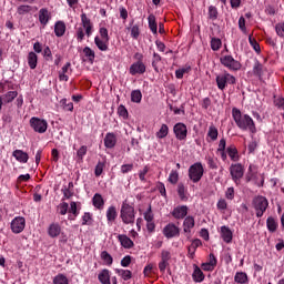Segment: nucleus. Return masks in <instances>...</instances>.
<instances>
[{
  "instance_id": "1",
  "label": "nucleus",
  "mask_w": 284,
  "mask_h": 284,
  "mask_svg": "<svg viewBox=\"0 0 284 284\" xmlns=\"http://www.w3.org/2000/svg\"><path fill=\"white\" fill-rule=\"evenodd\" d=\"M232 116L235 121L236 126L243 132H251V134H256V123L250 114H243L237 108L232 109Z\"/></svg>"
},
{
  "instance_id": "2",
  "label": "nucleus",
  "mask_w": 284,
  "mask_h": 284,
  "mask_svg": "<svg viewBox=\"0 0 284 284\" xmlns=\"http://www.w3.org/2000/svg\"><path fill=\"white\" fill-rule=\"evenodd\" d=\"M120 219L124 225H134V221H136V211L134 210V205L130 204L128 200L122 202Z\"/></svg>"
},
{
  "instance_id": "3",
  "label": "nucleus",
  "mask_w": 284,
  "mask_h": 284,
  "mask_svg": "<svg viewBox=\"0 0 284 284\" xmlns=\"http://www.w3.org/2000/svg\"><path fill=\"white\" fill-rule=\"evenodd\" d=\"M252 205L255 210V214L257 219L263 217V214L267 212V207H270V202L267 201V197L263 195H256L253 201Z\"/></svg>"
},
{
  "instance_id": "4",
  "label": "nucleus",
  "mask_w": 284,
  "mask_h": 284,
  "mask_svg": "<svg viewBox=\"0 0 284 284\" xmlns=\"http://www.w3.org/2000/svg\"><path fill=\"white\" fill-rule=\"evenodd\" d=\"M203 174H205V169L201 162H195L189 168V179L192 183H199L203 179Z\"/></svg>"
},
{
  "instance_id": "5",
  "label": "nucleus",
  "mask_w": 284,
  "mask_h": 284,
  "mask_svg": "<svg viewBox=\"0 0 284 284\" xmlns=\"http://www.w3.org/2000/svg\"><path fill=\"white\" fill-rule=\"evenodd\" d=\"M215 82H216L217 88L223 91V90H225V88H227V83L230 85H235L236 78L234 75L230 74V72L224 71L223 73H220L216 75Z\"/></svg>"
},
{
  "instance_id": "6",
  "label": "nucleus",
  "mask_w": 284,
  "mask_h": 284,
  "mask_svg": "<svg viewBox=\"0 0 284 284\" xmlns=\"http://www.w3.org/2000/svg\"><path fill=\"white\" fill-rule=\"evenodd\" d=\"M229 170L233 183H235V185H241V179L245 176V166L241 163H233Z\"/></svg>"
},
{
  "instance_id": "7",
  "label": "nucleus",
  "mask_w": 284,
  "mask_h": 284,
  "mask_svg": "<svg viewBox=\"0 0 284 284\" xmlns=\"http://www.w3.org/2000/svg\"><path fill=\"white\" fill-rule=\"evenodd\" d=\"M30 128L38 132V134H45L48 132V121L41 118L32 116L29 120Z\"/></svg>"
},
{
  "instance_id": "8",
  "label": "nucleus",
  "mask_w": 284,
  "mask_h": 284,
  "mask_svg": "<svg viewBox=\"0 0 284 284\" xmlns=\"http://www.w3.org/2000/svg\"><path fill=\"white\" fill-rule=\"evenodd\" d=\"M220 63H222L224 68H227V70H231V72H239V70L242 68V64L232 55L221 57Z\"/></svg>"
},
{
  "instance_id": "9",
  "label": "nucleus",
  "mask_w": 284,
  "mask_h": 284,
  "mask_svg": "<svg viewBox=\"0 0 284 284\" xmlns=\"http://www.w3.org/2000/svg\"><path fill=\"white\" fill-rule=\"evenodd\" d=\"M173 132L178 141H185L187 139V125L183 122H179L173 126Z\"/></svg>"
},
{
  "instance_id": "10",
  "label": "nucleus",
  "mask_w": 284,
  "mask_h": 284,
  "mask_svg": "<svg viewBox=\"0 0 284 284\" xmlns=\"http://www.w3.org/2000/svg\"><path fill=\"white\" fill-rule=\"evenodd\" d=\"M172 260V253L166 250H162L161 252V261L159 262V270L161 274H165V270L170 265V261Z\"/></svg>"
},
{
  "instance_id": "11",
  "label": "nucleus",
  "mask_w": 284,
  "mask_h": 284,
  "mask_svg": "<svg viewBox=\"0 0 284 284\" xmlns=\"http://www.w3.org/2000/svg\"><path fill=\"white\" fill-rule=\"evenodd\" d=\"M26 230V217L17 216L11 221V231L13 234H21Z\"/></svg>"
},
{
  "instance_id": "12",
  "label": "nucleus",
  "mask_w": 284,
  "mask_h": 284,
  "mask_svg": "<svg viewBox=\"0 0 284 284\" xmlns=\"http://www.w3.org/2000/svg\"><path fill=\"white\" fill-rule=\"evenodd\" d=\"M180 234L181 230L174 223H169L163 229V235L165 236V239H174L176 236H180Z\"/></svg>"
},
{
  "instance_id": "13",
  "label": "nucleus",
  "mask_w": 284,
  "mask_h": 284,
  "mask_svg": "<svg viewBox=\"0 0 284 284\" xmlns=\"http://www.w3.org/2000/svg\"><path fill=\"white\" fill-rule=\"evenodd\" d=\"M129 72L132 77H136V74H145L146 67L143 61H136L129 68Z\"/></svg>"
},
{
  "instance_id": "14",
  "label": "nucleus",
  "mask_w": 284,
  "mask_h": 284,
  "mask_svg": "<svg viewBox=\"0 0 284 284\" xmlns=\"http://www.w3.org/2000/svg\"><path fill=\"white\" fill-rule=\"evenodd\" d=\"M187 211H189L187 205H180L174 207L171 214L173 219L181 221L185 219V216H187Z\"/></svg>"
},
{
  "instance_id": "15",
  "label": "nucleus",
  "mask_w": 284,
  "mask_h": 284,
  "mask_svg": "<svg viewBox=\"0 0 284 284\" xmlns=\"http://www.w3.org/2000/svg\"><path fill=\"white\" fill-rule=\"evenodd\" d=\"M116 134L114 132H109L104 136V148L106 150H112L116 148Z\"/></svg>"
},
{
  "instance_id": "16",
  "label": "nucleus",
  "mask_w": 284,
  "mask_h": 284,
  "mask_svg": "<svg viewBox=\"0 0 284 284\" xmlns=\"http://www.w3.org/2000/svg\"><path fill=\"white\" fill-rule=\"evenodd\" d=\"M80 18H81L82 28H84L87 37H92V28H93L92 21L90 20V18H88V14L85 13H82Z\"/></svg>"
},
{
  "instance_id": "17",
  "label": "nucleus",
  "mask_w": 284,
  "mask_h": 284,
  "mask_svg": "<svg viewBox=\"0 0 284 284\" xmlns=\"http://www.w3.org/2000/svg\"><path fill=\"white\" fill-rule=\"evenodd\" d=\"M72 63L67 62L62 69L59 71V81H70V77L68 74H70V72H72Z\"/></svg>"
},
{
  "instance_id": "18",
  "label": "nucleus",
  "mask_w": 284,
  "mask_h": 284,
  "mask_svg": "<svg viewBox=\"0 0 284 284\" xmlns=\"http://www.w3.org/2000/svg\"><path fill=\"white\" fill-rule=\"evenodd\" d=\"M118 241L124 247V250H132V247H134V241H132V239L125 234H119Z\"/></svg>"
},
{
  "instance_id": "19",
  "label": "nucleus",
  "mask_w": 284,
  "mask_h": 284,
  "mask_svg": "<svg viewBox=\"0 0 284 284\" xmlns=\"http://www.w3.org/2000/svg\"><path fill=\"white\" fill-rule=\"evenodd\" d=\"M176 192L181 201L185 202L190 199V193H187V186H185L183 182L178 183Z\"/></svg>"
},
{
  "instance_id": "20",
  "label": "nucleus",
  "mask_w": 284,
  "mask_h": 284,
  "mask_svg": "<svg viewBox=\"0 0 284 284\" xmlns=\"http://www.w3.org/2000/svg\"><path fill=\"white\" fill-rule=\"evenodd\" d=\"M52 19V16L50 14V11L45 8H42L39 10V21L41 26L45 27L47 23H50V20Z\"/></svg>"
},
{
  "instance_id": "21",
  "label": "nucleus",
  "mask_w": 284,
  "mask_h": 284,
  "mask_svg": "<svg viewBox=\"0 0 284 284\" xmlns=\"http://www.w3.org/2000/svg\"><path fill=\"white\" fill-rule=\"evenodd\" d=\"M226 153L230 156L231 161L234 163L241 161V155H239V149H236V145L231 144L226 148Z\"/></svg>"
},
{
  "instance_id": "22",
  "label": "nucleus",
  "mask_w": 284,
  "mask_h": 284,
  "mask_svg": "<svg viewBox=\"0 0 284 284\" xmlns=\"http://www.w3.org/2000/svg\"><path fill=\"white\" fill-rule=\"evenodd\" d=\"M48 234L50 239H57L61 235V224L59 223H51L48 227Z\"/></svg>"
},
{
  "instance_id": "23",
  "label": "nucleus",
  "mask_w": 284,
  "mask_h": 284,
  "mask_svg": "<svg viewBox=\"0 0 284 284\" xmlns=\"http://www.w3.org/2000/svg\"><path fill=\"white\" fill-rule=\"evenodd\" d=\"M193 267L194 271L192 274V278L194 283H203L205 281V274H203V271L201 270V267H199V265L194 264Z\"/></svg>"
},
{
  "instance_id": "24",
  "label": "nucleus",
  "mask_w": 284,
  "mask_h": 284,
  "mask_svg": "<svg viewBox=\"0 0 284 284\" xmlns=\"http://www.w3.org/2000/svg\"><path fill=\"white\" fill-rule=\"evenodd\" d=\"M194 225H195L194 216H191V215L186 216L183 222L184 234H191Z\"/></svg>"
},
{
  "instance_id": "25",
  "label": "nucleus",
  "mask_w": 284,
  "mask_h": 284,
  "mask_svg": "<svg viewBox=\"0 0 284 284\" xmlns=\"http://www.w3.org/2000/svg\"><path fill=\"white\" fill-rule=\"evenodd\" d=\"M94 43L101 52H108L109 45H110V40H104L101 39L99 36L94 38Z\"/></svg>"
},
{
  "instance_id": "26",
  "label": "nucleus",
  "mask_w": 284,
  "mask_h": 284,
  "mask_svg": "<svg viewBox=\"0 0 284 284\" xmlns=\"http://www.w3.org/2000/svg\"><path fill=\"white\" fill-rule=\"evenodd\" d=\"M221 237L223 239L224 243H232V239H234V233L229 226L224 225L221 226Z\"/></svg>"
},
{
  "instance_id": "27",
  "label": "nucleus",
  "mask_w": 284,
  "mask_h": 284,
  "mask_svg": "<svg viewBox=\"0 0 284 284\" xmlns=\"http://www.w3.org/2000/svg\"><path fill=\"white\" fill-rule=\"evenodd\" d=\"M12 156H14L16 161L19 163H27L30 159V155H28L23 150H14L12 152Z\"/></svg>"
},
{
  "instance_id": "28",
  "label": "nucleus",
  "mask_w": 284,
  "mask_h": 284,
  "mask_svg": "<svg viewBox=\"0 0 284 284\" xmlns=\"http://www.w3.org/2000/svg\"><path fill=\"white\" fill-rule=\"evenodd\" d=\"M27 61L30 70H37V65L39 63V55H37V53L31 51L27 57Z\"/></svg>"
},
{
  "instance_id": "29",
  "label": "nucleus",
  "mask_w": 284,
  "mask_h": 284,
  "mask_svg": "<svg viewBox=\"0 0 284 284\" xmlns=\"http://www.w3.org/2000/svg\"><path fill=\"white\" fill-rule=\"evenodd\" d=\"M119 216V212H116V206L111 205L106 210V221L108 223H114L116 221V217Z\"/></svg>"
},
{
  "instance_id": "30",
  "label": "nucleus",
  "mask_w": 284,
  "mask_h": 284,
  "mask_svg": "<svg viewBox=\"0 0 284 284\" xmlns=\"http://www.w3.org/2000/svg\"><path fill=\"white\" fill-rule=\"evenodd\" d=\"M92 204L97 207V210H103L105 205V200H103V195H101V193H95L92 197Z\"/></svg>"
},
{
  "instance_id": "31",
  "label": "nucleus",
  "mask_w": 284,
  "mask_h": 284,
  "mask_svg": "<svg viewBox=\"0 0 284 284\" xmlns=\"http://www.w3.org/2000/svg\"><path fill=\"white\" fill-rule=\"evenodd\" d=\"M98 281H100L101 284H112V282H110V270H102L98 275Z\"/></svg>"
},
{
  "instance_id": "32",
  "label": "nucleus",
  "mask_w": 284,
  "mask_h": 284,
  "mask_svg": "<svg viewBox=\"0 0 284 284\" xmlns=\"http://www.w3.org/2000/svg\"><path fill=\"white\" fill-rule=\"evenodd\" d=\"M234 281L237 284H247L250 283V277H247V273L245 272H236L234 275Z\"/></svg>"
},
{
  "instance_id": "33",
  "label": "nucleus",
  "mask_w": 284,
  "mask_h": 284,
  "mask_svg": "<svg viewBox=\"0 0 284 284\" xmlns=\"http://www.w3.org/2000/svg\"><path fill=\"white\" fill-rule=\"evenodd\" d=\"M266 226H267L268 232L274 234V232H276V230H278V222H276V219L268 216L266 220Z\"/></svg>"
},
{
  "instance_id": "34",
  "label": "nucleus",
  "mask_w": 284,
  "mask_h": 284,
  "mask_svg": "<svg viewBox=\"0 0 284 284\" xmlns=\"http://www.w3.org/2000/svg\"><path fill=\"white\" fill-rule=\"evenodd\" d=\"M148 21H149V28L151 32H153V34H158L159 26L156 24V17L154 14H150L148 17Z\"/></svg>"
},
{
  "instance_id": "35",
  "label": "nucleus",
  "mask_w": 284,
  "mask_h": 284,
  "mask_svg": "<svg viewBox=\"0 0 284 284\" xmlns=\"http://www.w3.org/2000/svg\"><path fill=\"white\" fill-rule=\"evenodd\" d=\"M82 52L88 59L89 63H94V59H97V53H94V50H92L90 47H85Z\"/></svg>"
},
{
  "instance_id": "36",
  "label": "nucleus",
  "mask_w": 284,
  "mask_h": 284,
  "mask_svg": "<svg viewBox=\"0 0 284 284\" xmlns=\"http://www.w3.org/2000/svg\"><path fill=\"white\" fill-rule=\"evenodd\" d=\"M1 97H2L3 103H12L17 99V97H19V92L9 91L4 95H1Z\"/></svg>"
},
{
  "instance_id": "37",
  "label": "nucleus",
  "mask_w": 284,
  "mask_h": 284,
  "mask_svg": "<svg viewBox=\"0 0 284 284\" xmlns=\"http://www.w3.org/2000/svg\"><path fill=\"white\" fill-rule=\"evenodd\" d=\"M55 37H63L65 34V23L63 21H58L54 26Z\"/></svg>"
},
{
  "instance_id": "38",
  "label": "nucleus",
  "mask_w": 284,
  "mask_h": 284,
  "mask_svg": "<svg viewBox=\"0 0 284 284\" xmlns=\"http://www.w3.org/2000/svg\"><path fill=\"white\" fill-rule=\"evenodd\" d=\"M170 134V126L162 124L160 130L155 133L156 139H165Z\"/></svg>"
},
{
  "instance_id": "39",
  "label": "nucleus",
  "mask_w": 284,
  "mask_h": 284,
  "mask_svg": "<svg viewBox=\"0 0 284 284\" xmlns=\"http://www.w3.org/2000/svg\"><path fill=\"white\" fill-rule=\"evenodd\" d=\"M53 284H70L68 276L62 273H59L53 277Z\"/></svg>"
},
{
  "instance_id": "40",
  "label": "nucleus",
  "mask_w": 284,
  "mask_h": 284,
  "mask_svg": "<svg viewBox=\"0 0 284 284\" xmlns=\"http://www.w3.org/2000/svg\"><path fill=\"white\" fill-rule=\"evenodd\" d=\"M116 274H119L123 281H130V278H132V271L130 270L118 268Z\"/></svg>"
},
{
  "instance_id": "41",
  "label": "nucleus",
  "mask_w": 284,
  "mask_h": 284,
  "mask_svg": "<svg viewBox=\"0 0 284 284\" xmlns=\"http://www.w3.org/2000/svg\"><path fill=\"white\" fill-rule=\"evenodd\" d=\"M142 99H143V93H141V90H133L131 92V101H132V103H141Z\"/></svg>"
},
{
  "instance_id": "42",
  "label": "nucleus",
  "mask_w": 284,
  "mask_h": 284,
  "mask_svg": "<svg viewBox=\"0 0 284 284\" xmlns=\"http://www.w3.org/2000/svg\"><path fill=\"white\" fill-rule=\"evenodd\" d=\"M70 210V204H68V202H61L58 205V214H60L61 216H65V214H68Z\"/></svg>"
},
{
  "instance_id": "43",
  "label": "nucleus",
  "mask_w": 284,
  "mask_h": 284,
  "mask_svg": "<svg viewBox=\"0 0 284 284\" xmlns=\"http://www.w3.org/2000/svg\"><path fill=\"white\" fill-rule=\"evenodd\" d=\"M207 136H210L211 141H216L219 139V129L213 124L209 126Z\"/></svg>"
},
{
  "instance_id": "44",
  "label": "nucleus",
  "mask_w": 284,
  "mask_h": 284,
  "mask_svg": "<svg viewBox=\"0 0 284 284\" xmlns=\"http://www.w3.org/2000/svg\"><path fill=\"white\" fill-rule=\"evenodd\" d=\"M253 74L255 77H258L261 79V77H263V64H261L258 62V60L255 61L254 67H253Z\"/></svg>"
},
{
  "instance_id": "45",
  "label": "nucleus",
  "mask_w": 284,
  "mask_h": 284,
  "mask_svg": "<svg viewBox=\"0 0 284 284\" xmlns=\"http://www.w3.org/2000/svg\"><path fill=\"white\" fill-rule=\"evenodd\" d=\"M221 45H223V42L219 38H212L211 39V49L213 52H219L221 50Z\"/></svg>"
},
{
  "instance_id": "46",
  "label": "nucleus",
  "mask_w": 284,
  "mask_h": 284,
  "mask_svg": "<svg viewBox=\"0 0 284 284\" xmlns=\"http://www.w3.org/2000/svg\"><path fill=\"white\" fill-rule=\"evenodd\" d=\"M161 61H162L161 54L153 52L152 68L154 69L155 72H159V63H161Z\"/></svg>"
},
{
  "instance_id": "47",
  "label": "nucleus",
  "mask_w": 284,
  "mask_h": 284,
  "mask_svg": "<svg viewBox=\"0 0 284 284\" xmlns=\"http://www.w3.org/2000/svg\"><path fill=\"white\" fill-rule=\"evenodd\" d=\"M168 181L171 185H176V183H179V171L172 170L169 174Z\"/></svg>"
},
{
  "instance_id": "48",
  "label": "nucleus",
  "mask_w": 284,
  "mask_h": 284,
  "mask_svg": "<svg viewBox=\"0 0 284 284\" xmlns=\"http://www.w3.org/2000/svg\"><path fill=\"white\" fill-rule=\"evenodd\" d=\"M31 10H32V6L21 4L18 7L17 12L18 14H20V17H23V14H30Z\"/></svg>"
},
{
  "instance_id": "49",
  "label": "nucleus",
  "mask_w": 284,
  "mask_h": 284,
  "mask_svg": "<svg viewBox=\"0 0 284 284\" xmlns=\"http://www.w3.org/2000/svg\"><path fill=\"white\" fill-rule=\"evenodd\" d=\"M101 258L102 261H104L105 265H112V263H114V258H112V255H110V253H108V251H102L101 252Z\"/></svg>"
},
{
  "instance_id": "50",
  "label": "nucleus",
  "mask_w": 284,
  "mask_h": 284,
  "mask_svg": "<svg viewBox=\"0 0 284 284\" xmlns=\"http://www.w3.org/2000/svg\"><path fill=\"white\" fill-rule=\"evenodd\" d=\"M61 192L63 194L62 201H65V199H72V196H74V191L71 189H68V185H63L61 189Z\"/></svg>"
},
{
  "instance_id": "51",
  "label": "nucleus",
  "mask_w": 284,
  "mask_h": 284,
  "mask_svg": "<svg viewBox=\"0 0 284 284\" xmlns=\"http://www.w3.org/2000/svg\"><path fill=\"white\" fill-rule=\"evenodd\" d=\"M209 19H211V21H216V19H219V9H216V7H209Z\"/></svg>"
},
{
  "instance_id": "52",
  "label": "nucleus",
  "mask_w": 284,
  "mask_h": 284,
  "mask_svg": "<svg viewBox=\"0 0 284 284\" xmlns=\"http://www.w3.org/2000/svg\"><path fill=\"white\" fill-rule=\"evenodd\" d=\"M85 154H88V146H87V145H82V146L77 151V158H78V161H80V163H82L83 158L85 156Z\"/></svg>"
},
{
  "instance_id": "53",
  "label": "nucleus",
  "mask_w": 284,
  "mask_h": 284,
  "mask_svg": "<svg viewBox=\"0 0 284 284\" xmlns=\"http://www.w3.org/2000/svg\"><path fill=\"white\" fill-rule=\"evenodd\" d=\"M103 170H105V162L99 161L94 169V175L101 176L103 174Z\"/></svg>"
},
{
  "instance_id": "54",
  "label": "nucleus",
  "mask_w": 284,
  "mask_h": 284,
  "mask_svg": "<svg viewBox=\"0 0 284 284\" xmlns=\"http://www.w3.org/2000/svg\"><path fill=\"white\" fill-rule=\"evenodd\" d=\"M150 172V166H144L143 170L139 171V179L142 183H146L148 179H145V176L148 175V173Z\"/></svg>"
},
{
  "instance_id": "55",
  "label": "nucleus",
  "mask_w": 284,
  "mask_h": 284,
  "mask_svg": "<svg viewBox=\"0 0 284 284\" xmlns=\"http://www.w3.org/2000/svg\"><path fill=\"white\" fill-rule=\"evenodd\" d=\"M140 36H141V29H139V24H134L133 27H131L132 39H135L136 41Z\"/></svg>"
},
{
  "instance_id": "56",
  "label": "nucleus",
  "mask_w": 284,
  "mask_h": 284,
  "mask_svg": "<svg viewBox=\"0 0 284 284\" xmlns=\"http://www.w3.org/2000/svg\"><path fill=\"white\" fill-rule=\"evenodd\" d=\"M144 221H146V223L154 222V214L152 213V206H149L146 212H144Z\"/></svg>"
},
{
  "instance_id": "57",
  "label": "nucleus",
  "mask_w": 284,
  "mask_h": 284,
  "mask_svg": "<svg viewBox=\"0 0 284 284\" xmlns=\"http://www.w3.org/2000/svg\"><path fill=\"white\" fill-rule=\"evenodd\" d=\"M61 103L65 112H72L74 110V104L72 102L68 103L67 99L61 100Z\"/></svg>"
},
{
  "instance_id": "58",
  "label": "nucleus",
  "mask_w": 284,
  "mask_h": 284,
  "mask_svg": "<svg viewBox=\"0 0 284 284\" xmlns=\"http://www.w3.org/2000/svg\"><path fill=\"white\" fill-rule=\"evenodd\" d=\"M248 43L252 45L255 52H261V44H258L256 39L252 38V36L248 37Z\"/></svg>"
},
{
  "instance_id": "59",
  "label": "nucleus",
  "mask_w": 284,
  "mask_h": 284,
  "mask_svg": "<svg viewBox=\"0 0 284 284\" xmlns=\"http://www.w3.org/2000/svg\"><path fill=\"white\" fill-rule=\"evenodd\" d=\"M100 39H104L106 41H110V34L108 33V28L101 27L99 29Z\"/></svg>"
},
{
  "instance_id": "60",
  "label": "nucleus",
  "mask_w": 284,
  "mask_h": 284,
  "mask_svg": "<svg viewBox=\"0 0 284 284\" xmlns=\"http://www.w3.org/2000/svg\"><path fill=\"white\" fill-rule=\"evenodd\" d=\"M42 55L45 59V61H52V50H50V47H45L42 51Z\"/></svg>"
},
{
  "instance_id": "61",
  "label": "nucleus",
  "mask_w": 284,
  "mask_h": 284,
  "mask_svg": "<svg viewBox=\"0 0 284 284\" xmlns=\"http://www.w3.org/2000/svg\"><path fill=\"white\" fill-rule=\"evenodd\" d=\"M118 114L119 116H122V119H128V109L125 108V105L121 104L118 108Z\"/></svg>"
},
{
  "instance_id": "62",
  "label": "nucleus",
  "mask_w": 284,
  "mask_h": 284,
  "mask_svg": "<svg viewBox=\"0 0 284 284\" xmlns=\"http://www.w3.org/2000/svg\"><path fill=\"white\" fill-rule=\"evenodd\" d=\"M275 32L277 37L284 38V22H280L275 26Z\"/></svg>"
},
{
  "instance_id": "63",
  "label": "nucleus",
  "mask_w": 284,
  "mask_h": 284,
  "mask_svg": "<svg viewBox=\"0 0 284 284\" xmlns=\"http://www.w3.org/2000/svg\"><path fill=\"white\" fill-rule=\"evenodd\" d=\"M69 214H72L73 216H79V211L77 207V202H71L69 207Z\"/></svg>"
},
{
  "instance_id": "64",
  "label": "nucleus",
  "mask_w": 284,
  "mask_h": 284,
  "mask_svg": "<svg viewBox=\"0 0 284 284\" xmlns=\"http://www.w3.org/2000/svg\"><path fill=\"white\" fill-rule=\"evenodd\" d=\"M134 170V164H123L121 166L122 174H129V172H132Z\"/></svg>"
}]
</instances>
